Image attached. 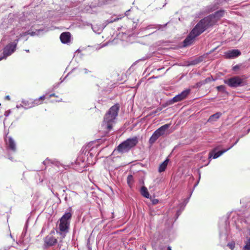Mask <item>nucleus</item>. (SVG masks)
I'll return each instance as SVG.
<instances>
[{
    "instance_id": "nucleus-11",
    "label": "nucleus",
    "mask_w": 250,
    "mask_h": 250,
    "mask_svg": "<svg viewBox=\"0 0 250 250\" xmlns=\"http://www.w3.org/2000/svg\"><path fill=\"white\" fill-rule=\"evenodd\" d=\"M241 55V52L238 49L229 50L225 53V56L227 59H233L238 57Z\"/></svg>"
},
{
    "instance_id": "nucleus-32",
    "label": "nucleus",
    "mask_w": 250,
    "mask_h": 250,
    "mask_svg": "<svg viewBox=\"0 0 250 250\" xmlns=\"http://www.w3.org/2000/svg\"><path fill=\"white\" fill-rule=\"evenodd\" d=\"M10 113V110L6 111L4 113V115L7 117L9 115Z\"/></svg>"
},
{
    "instance_id": "nucleus-47",
    "label": "nucleus",
    "mask_w": 250,
    "mask_h": 250,
    "mask_svg": "<svg viewBox=\"0 0 250 250\" xmlns=\"http://www.w3.org/2000/svg\"><path fill=\"white\" fill-rule=\"evenodd\" d=\"M25 51H26V52H29V50L28 49V50H25Z\"/></svg>"
},
{
    "instance_id": "nucleus-17",
    "label": "nucleus",
    "mask_w": 250,
    "mask_h": 250,
    "mask_svg": "<svg viewBox=\"0 0 250 250\" xmlns=\"http://www.w3.org/2000/svg\"><path fill=\"white\" fill-rule=\"evenodd\" d=\"M168 162V160L167 159L164 161L159 166V172H162L165 170L166 167L167 166Z\"/></svg>"
},
{
    "instance_id": "nucleus-44",
    "label": "nucleus",
    "mask_w": 250,
    "mask_h": 250,
    "mask_svg": "<svg viewBox=\"0 0 250 250\" xmlns=\"http://www.w3.org/2000/svg\"><path fill=\"white\" fill-rule=\"evenodd\" d=\"M167 250H172L171 247H168Z\"/></svg>"
},
{
    "instance_id": "nucleus-8",
    "label": "nucleus",
    "mask_w": 250,
    "mask_h": 250,
    "mask_svg": "<svg viewBox=\"0 0 250 250\" xmlns=\"http://www.w3.org/2000/svg\"><path fill=\"white\" fill-rule=\"evenodd\" d=\"M6 149L12 153L16 152L17 150L16 144L14 140L10 136L6 137L5 139Z\"/></svg>"
},
{
    "instance_id": "nucleus-25",
    "label": "nucleus",
    "mask_w": 250,
    "mask_h": 250,
    "mask_svg": "<svg viewBox=\"0 0 250 250\" xmlns=\"http://www.w3.org/2000/svg\"><path fill=\"white\" fill-rule=\"evenodd\" d=\"M202 61H203L202 57H199V58L193 60L191 62L190 64H192V65L197 64L199 63V62H201Z\"/></svg>"
},
{
    "instance_id": "nucleus-40",
    "label": "nucleus",
    "mask_w": 250,
    "mask_h": 250,
    "mask_svg": "<svg viewBox=\"0 0 250 250\" xmlns=\"http://www.w3.org/2000/svg\"><path fill=\"white\" fill-rule=\"evenodd\" d=\"M27 35L26 33L25 32V33H23L22 34H21V36H26Z\"/></svg>"
},
{
    "instance_id": "nucleus-33",
    "label": "nucleus",
    "mask_w": 250,
    "mask_h": 250,
    "mask_svg": "<svg viewBox=\"0 0 250 250\" xmlns=\"http://www.w3.org/2000/svg\"><path fill=\"white\" fill-rule=\"evenodd\" d=\"M239 66L238 65H235L233 67V70H236L239 68Z\"/></svg>"
},
{
    "instance_id": "nucleus-10",
    "label": "nucleus",
    "mask_w": 250,
    "mask_h": 250,
    "mask_svg": "<svg viewBox=\"0 0 250 250\" xmlns=\"http://www.w3.org/2000/svg\"><path fill=\"white\" fill-rule=\"evenodd\" d=\"M232 147V146H230L227 149L222 150L221 151H219L218 152H216V150L217 149V148H215L212 151H211L209 153V158H212L213 159H216L219 156H220L221 155H222L225 152L228 151L229 149H230Z\"/></svg>"
},
{
    "instance_id": "nucleus-6",
    "label": "nucleus",
    "mask_w": 250,
    "mask_h": 250,
    "mask_svg": "<svg viewBox=\"0 0 250 250\" xmlns=\"http://www.w3.org/2000/svg\"><path fill=\"white\" fill-rule=\"evenodd\" d=\"M224 82L225 84L231 88L242 86L246 84L244 79L239 76H233L225 79Z\"/></svg>"
},
{
    "instance_id": "nucleus-30",
    "label": "nucleus",
    "mask_w": 250,
    "mask_h": 250,
    "mask_svg": "<svg viewBox=\"0 0 250 250\" xmlns=\"http://www.w3.org/2000/svg\"><path fill=\"white\" fill-rule=\"evenodd\" d=\"M189 198L187 199L184 201V205H183V207L182 208V210H184L185 207L186 206V204L188 202Z\"/></svg>"
},
{
    "instance_id": "nucleus-14",
    "label": "nucleus",
    "mask_w": 250,
    "mask_h": 250,
    "mask_svg": "<svg viewBox=\"0 0 250 250\" xmlns=\"http://www.w3.org/2000/svg\"><path fill=\"white\" fill-rule=\"evenodd\" d=\"M60 40L62 43H67L70 40V33L69 32L62 33L60 36Z\"/></svg>"
},
{
    "instance_id": "nucleus-3",
    "label": "nucleus",
    "mask_w": 250,
    "mask_h": 250,
    "mask_svg": "<svg viewBox=\"0 0 250 250\" xmlns=\"http://www.w3.org/2000/svg\"><path fill=\"white\" fill-rule=\"evenodd\" d=\"M202 22H198L193 29L191 31L188 37L183 42L184 47L189 46L192 44L195 38L203 33L206 30L201 25Z\"/></svg>"
},
{
    "instance_id": "nucleus-24",
    "label": "nucleus",
    "mask_w": 250,
    "mask_h": 250,
    "mask_svg": "<svg viewBox=\"0 0 250 250\" xmlns=\"http://www.w3.org/2000/svg\"><path fill=\"white\" fill-rule=\"evenodd\" d=\"M123 18V17L121 16L119 18H111V19H108V20H107L106 21V25L110 23H112L114 21H116L120 19H121L122 18Z\"/></svg>"
},
{
    "instance_id": "nucleus-12",
    "label": "nucleus",
    "mask_w": 250,
    "mask_h": 250,
    "mask_svg": "<svg viewBox=\"0 0 250 250\" xmlns=\"http://www.w3.org/2000/svg\"><path fill=\"white\" fill-rule=\"evenodd\" d=\"M169 126V124H165L157 129L156 131L160 136V137L167 135V134H168L167 132V129Z\"/></svg>"
},
{
    "instance_id": "nucleus-1",
    "label": "nucleus",
    "mask_w": 250,
    "mask_h": 250,
    "mask_svg": "<svg viewBox=\"0 0 250 250\" xmlns=\"http://www.w3.org/2000/svg\"><path fill=\"white\" fill-rule=\"evenodd\" d=\"M119 107L115 104L110 108L107 113L105 115L103 123V126L108 130L112 129V125L115 123L118 116Z\"/></svg>"
},
{
    "instance_id": "nucleus-37",
    "label": "nucleus",
    "mask_w": 250,
    "mask_h": 250,
    "mask_svg": "<svg viewBox=\"0 0 250 250\" xmlns=\"http://www.w3.org/2000/svg\"><path fill=\"white\" fill-rule=\"evenodd\" d=\"M239 141V139H238L234 143V144L233 145H232L231 146H232V147L235 145Z\"/></svg>"
},
{
    "instance_id": "nucleus-31",
    "label": "nucleus",
    "mask_w": 250,
    "mask_h": 250,
    "mask_svg": "<svg viewBox=\"0 0 250 250\" xmlns=\"http://www.w3.org/2000/svg\"><path fill=\"white\" fill-rule=\"evenodd\" d=\"M82 169H80V170H81L82 171H83V170H84V167H85V164L83 162L82 163Z\"/></svg>"
},
{
    "instance_id": "nucleus-5",
    "label": "nucleus",
    "mask_w": 250,
    "mask_h": 250,
    "mask_svg": "<svg viewBox=\"0 0 250 250\" xmlns=\"http://www.w3.org/2000/svg\"><path fill=\"white\" fill-rule=\"evenodd\" d=\"M138 143L137 137L128 138L120 144L117 147V150L122 153L128 152L131 148L134 147Z\"/></svg>"
},
{
    "instance_id": "nucleus-27",
    "label": "nucleus",
    "mask_w": 250,
    "mask_h": 250,
    "mask_svg": "<svg viewBox=\"0 0 250 250\" xmlns=\"http://www.w3.org/2000/svg\"><path fill=\"white\" fill-rule=\"evenodd\" d=\"M228 246L231 250H233L235 247V243L234 242L229 243Z\"/></svg>"
},
{
    "instance_id": "nucleus-23",
    "label": "nucleus",
    "mask_w": 250,
    "mask_h": 250,
    "mask_svg": "<svg viewBox=\"0 0 250 250\" xmlns=\"http://www.w3.org/2000/svg\"><path fill=\"white\" fill-rule=\"evenodd\" d=\"M243 250H250V237L245 242V245L243 248Z\"/></svg>"
},
{
    "instance_id": "nucleus-43",
    "label": "nucleus",
    "mask_w": 250,
    "mask_h": 250,
    "mask_svg": "<svg viewBox=\"0 0 250 250\" xmlns=\"http://www.w3.org/2000/svg\"><path fill=\"white\" fill-rule=\"evenodd\" d=\"M209 79H210V78H207V79H206V82H208V81H209Z\"/></svg>"
},
{
    "instance_id": "nucleus-48",
    "label": "nucleus",
    "mask_w": 250,
    "mask_h": 250,
    "mask_svg": "<svg viewBox=\"0 0 250 250\" xmlns=\"http://www.w3.org/2000/svg\"><path fill=\"white\" fill-rule=\"evenodd\" d=\"M197 185V184L195 185L194 187H196Z\"/></svg>"
},
{
    "instance_id": "nucleus-29",
    "label": "nucleus",
    "mask_w": 250,
    "mask_h": 250,
    "mask_svg": "<svg viewBox=\"0 0 250 250\" xmlns=\"http://www.w3.org/2000/svg\"><path fill=\"white\" fill-rule=\"evenodd\" d=\"M182 208L180 209V210H178L176 212V218L177 219L179 216L180 215L181 212L182 211Z\"/></svg>"
},
{
    "instance_id": "nucleus-26",
    "label": "nucleus",
    "mask_w": 250,
    "mask_h": 250,
    "mask_svg": "<svg viewBox=\"0 0 250 250\" xmlns=\"http://www.w3.org/2000/svg\"><path fill=\"white\" fill-rule=\"evenodd\" d=\"M216 88L219 91H221L222 92H226L225 86L224 85H221L220 86H217Z\"/></svg>"
},
{
    "instance_id": "nucleus-34",
    "label": "nucleus",
    "mask_w": 250,
    "mask_h": 250,
    "mask_svg": "<svg viewBox=\"0 0 250 250\" xmlns=\"http://www.w3.org/2000/svg\"><path fill=\"white\" fill-rule=\"evenodd\" d=\"M58 247H59V250H65L64 249H62L61 245L60 244H58Z\"/></svg>"
},
{
    "instance_id": "nucleus-19",
    "label": "nucleus",
    "mask_w": 250,
    "mask_h": 250,
    "mask_svg": "<svg viewBox=\"0 0 250 250\" xmlns=\"http://www.w3.org/2000/svg\"><path fill=\"white\" fill-rule=\"evenodd\" d=\"M141 194L146 198H149V194L147 190V189L145 187H142L140 190Z\"/></svg>"
},
{
    "instance_id": "nucleus-36",
    "label": "nucleus",
    "mask_w": 250,
    "mask_h": 250,
    "mask_svg": "<svg viewBox=\"0 0 250 250\" xmlns=\"http://www.w3.org/2000/svg\"><path fill=\"white\" fill-rule=\"evenodd\" d=\"M83 70L85 74H87L89 72V71L86 68L83 69Z\"/></svg>"
},
{
    "instance_id": "nucleus-20",
    "label": "nucleus",
    "mask_w": 250,
    "mask_h": 250,
    "mask_svg": "<svg viewBox=\"0 0 250 250\" xmlns=\"http://www.w3.org/2000/svg\"><path fill=\"white\" fill-rule=\"evenodd\" d=\"M44 99H45V96H41L38 99H36L34 100H32V104H33V107L41 104V100H43Z\"/></svg>"
},
{
    "instance_id": "nucleus-46",
    "label": "nucleus",
    "mask_w": 250,
    "mask_h": 250,
    "mask_svg": "<svg viewBox=\"0 0 250 250\" xmlns=\"http://www.w3.org/2000/svg\"><path fill=\"white\" fill-rule=\"evenodd\" d=\"M212 10L211 9V8H210L209 10H208V12H210L212 11Z\"/></svg>"
},
{
    "instance_id": "nucleus-42",
    "label": "nucleus",
    "mask_w": 250,
    "mask_h": 250,
    "mask_svg": "<svg viewBox=\"0 0 250 250\" xmlns=\"http://www.w3.org/2000/svg\"><path fill=\"white\" fill-rule=\"evenodd\" d=\"M162 26V25H157V27L156 28H158L159 29Z\"/></svg>"
},
{
    "instance_id": "nucleus-41",
    "label": "nucleus",
    "mask_w": 250,
    "mask_h": 250,
    "mask_svg": "<svg viewBox=\"0 0 250 250\" xmlns=\"http://www.w3.org/2000/svg\"><path fill=\"white\" fill-rule=\"evenodd\" d=\"M50 97H56V95L55 94H51L50 95Z\"/></svg>"
},
{
    "instance_id": "nucleus-18",
    "label": "nucleus",
    "mask_w": 250,
    "mask_h": 250,
    "mask_svg": "<svg viewBox=\"0 0 250 250\" xmlns=\"http://www.w3.org/2000/svg\"><path fill=\"white\" fill-rule=\"evenodd\" d=\"M221 115V113L220 112H217L211 116H210L209 118L208 121V122H212V121H215L218 119L220 118V117Z\"/></svg>"
},
{
    "instance_id": "nucleus-13",
    "label": "nucleus",
    "mask_w": 250,
    "mask_h": 250,
    "mask_svg": "<svg viewBox=\"0 0 250 250\" xmlns=\"http://www.w3.org/2000/svg\"><path fill=\"white\" fill-rule=\"evenodd\" d=\"M57 242V239L52 236H47L44 238L45 244L48 247L52 246L56 244Z\"/></svg>"
},
{
    "instance_id": "nucleus-35",
    "label": "nucleus",
    "mask_w": 250,
    "mask_h": 250,
    "mask_svg": "<svg viewBox=\"0 0 250 250\" xmlns=\"http://www.w3.org/2000/svg\"><path fill=\"white\" fill-rule=\"evenodd\" d=\"M16 107L18 108H19L20 107H24V106L23 105V104H22H22L17 105Z\"/></svg>"
},
{
    "instance_id": "nucleus-21",
    "label": "nucleus",
    "mask_w": 250,
    "mask_h": 250,
    "mask_svg": "<svg viewBox=\"0 0 250 250\" xmlns=\"http://www.w3.org/2000/svg\"><path fill=\"white\" fill-rule=\"evenodd\" d=\"M92 28L94 32L96 33L100 34L104 28V27L103 26H98L97 25H95L92 26Z\"/></svg>"
},
{
    "instance_id": "nucleus-16",
    "label": "nucleus",
    "mask_w": 250,
    "mask_h": 250,
    "mask_svg": "<svg viewBox=\"0 0 250 250\" xmlns=\"http://www.w3.org/2000/svg\"><path fill=\"white\" fill-rule=\"evenodd\" d=\"M32 100L30 99L29 100H22V103L23 104V105L24 106L25 109H28L29 108L33 107V104L32 103Z\"/></svg>"
},
{
    "instance_id": "nucleus-9",
    "label": "nucleus",
    "mask_w": 250,
    "mask_h": 250,
    "mask_svg": "<svg viewBox=\"0 0 250 250\" xmlns=\"http://www.w3.org/2000/svg\"><path fill=\"white\" fill-rule=\"evenodd\" d=\"M190 89H188L183 91L180 94L174 97L171 102L172 103L178 102L185 99L190 93Z\"/></svg>"
},
{
    "instance_id": "nucleus-4",
    "label": "nucleus",
    "mask_w": 250,
    "mask_h": 250,
    "mask_svg": "<svg viewBox=\"0 0 250 250\" xmlns=\"http://www.w3.org/2000/svg\"><path fill=\"white\" fill-rule=\"evenodd\" d=\"M72 217L71 212H65L60 219L59 229L61 235L63 234V237L67 233L69 229L70 220Z\"/></svg>"
},
{
    "instance_id": "nucleus-2",
    "label": "nucleus",
    "mask_w": 250,
    "mask_h": 250,
    "mask_svg": "<svg viewBox=\"0 0 250 250\" xmlns=\"http://www.w3.org/2000/svg\"><path fill=\"white\" fill-rule=\"evenodd\" d=\"M225 12L224 10L218 11L214 14L210 15L201 20L199 22H202L201 25L206 30L215 24L217 21L224 15Z\"/></svg>"
},
{
    "instance_id": "nucleus-22",
    "label": "nucleus",
    "mask_w": 250,
    "mask_h": 250,
    "mask_svg": "<svg viewBox=\"0 0 250 250\" xmlns=\"http://www.w3.org/2000/svg\"><path fill=\"white\" fill-rule=\"evenodd\" d=\"M43 163L44 165L51 163L56 166H58L59 164V163L57 161H56L55 160H52L48 158L46 159L45 160L43 161Z\"/></svg>"
},
{
    "instance_id": "nucleus-45",
    "label": "nucleus",
    "mask_w": 250,
    "mask_h": 250,
    "mask_svg": "<svg viewBox=\"0 0 250 250\" xmlns=\"http://www.w3.org/2000/svg\"><path fill=\"white\" fill-rule=\"evenodd\" d=\"M151 26H150V25L148 26V27H147V29H150L151 28Z\"/></svg>"
},
{
    "instance_id": "nucleus-38",
    "label": "nucleus",
    "mask_w": 250,
    "mask_h": 250,
    "mask_svg": "<svg viewBox=\"0 0 250 250\" xmlns=\"http://www.w3.org/2000/svg\"><path fill=\"white\" fill-rule=\"evenodd\" d=\"M129 11H130V10H128L126 11L125 12V16H128V13Z\"/></svg>"
},
{
    "instance_id": "nucleus-7",
    "label": "nucleus",
    "mask_w": 250,
    "mask_h": 250,
    "mask_svg": "<svg viewBox=\"0 0 250 250\" xmlns=\"http://www.w3.org/2000/svg\"><path fill=\"white\" fill-rule=\"evenodd\" d=\"M19 40V39H17L5 46L3 48V56L0 57V61L6 59L15 51Z\"/></svg>"
},
{
    "instance_id": "nucleus-15",
    "label": "nucleus",
    "mask_w": 250,
    "mask_h": 250,
    "mask_svg": "<svg viewBox=\"0 0 250 250\" xmlns=\"http://www.w3.org/2000/svg\"><path fill=\"white\" fill-rule=\"evenodd\" d=\"M160 137V136L156 132V131H154L152 136L150 137L149 140V143L150 145L153 144L156 140Z\"/></svg>"
},
{
    "instance_id": "nucleus-39",
    "label": "nucleus",
    "mask_w": 250,
    "mask_h": 250,
    "mask_svg": "<svg viewBox=\"0 0 250 250\" xmlns=\"http://www.w3.org/2000/svg\"><path fill=\"white\" fill-rule=\"evenodd\" d=\"M5 99L8 100H9L10 99V96L7 95L5 97Z\"/></svg>"
},
{
    "instance_id": "nucleus-28",
    "label": "nucleus",
    "mask_w": 250,
    "mask_h": 250,
    "mask_svg": "<svg viewBox=\"0 0 250 250\" xmlns=\"http://www.w3.org/2000/svg\"><path fill=\"white\" fill-rule=\"evenodd\" d=\"M151 201L153 205H156L159 202L158 199L155 198L151 199Z\"/></svg>"
}]
</instances>
